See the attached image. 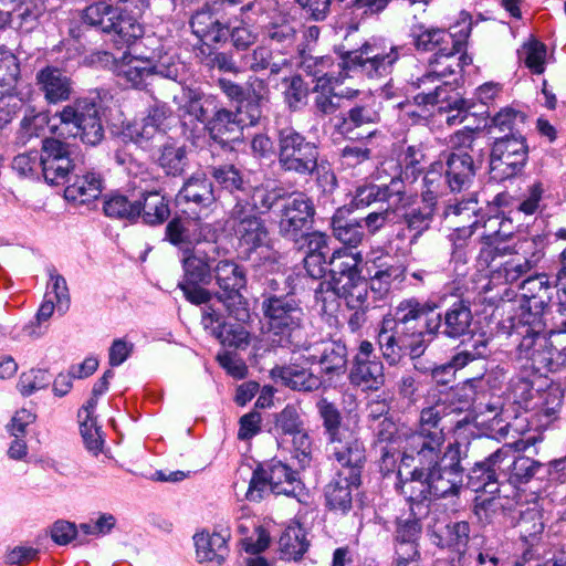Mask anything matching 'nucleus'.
<instances>
[{
  "label": "nucleus",
  "mask_w": 566,
  "mask_h": 566,
  "mask_svg": "<svg viewBox=\"0 0 566 566\" xmlns=\"http://www.w3.org/2000/svg\"><path fill=\"white\" fill-rule=\"evenodd\" d=\"M242 72L250 70L260 72L269 67L272 52L266 46H258L252 51L240 52Z\"/></svg>",
  "instance_id": "052dcab7"
},
{
  "label": "nucleus",
  "mask_w": 566,
  "mask_h": 566,
  "mask_svg": "<svg viewBox=\"0 0 566 566\" xmlns=\"http://www.w3.org/2000/svg\"><path fill=\"white\" fill-rule=\"evenodd\" d=\"M305 428L301 409L294 405L285 406L274 416V432L279 436H291Z\"/></svg>",
  "instance_id": "4d7b16f0"
},
{
  "label": "nucleus",
  "mask_w": 566,
  "mask_h": 566,
  "mask_svg": "<svg viewBox=\"0 0 566 566\" xmlns=\"http://www.w3.org/2000/svg\"><path fill=\"white\" fill-rule=\"evenodd\" d=\"M279 547L283 559H301L310 547L305 530L300 524H290L280 536Z\"/></svg>",
  "instance_id": "c03bdc74"
},
{
  "label": "nucleus",
  "mask_w": 566,
  "mask_h": 566,
  "mask_svg": "<svg viewBox=\"0 0 566 566\" xmlns=\"http://www.w3.org/2000/svg\"><path fill=\"white\" fill-rule=\"evenodd\" d=\"M462 453L461 444L453 442L436 462L421 464L427 469L433 499L458 494L463 482Z\"/></svg>",
  "instance_id": "f8f14e48"
},
{
  "label": "nucleus",
  "mask_w": 566,
  "mask_h": 566,
  "mask_svg": "<svg viewBox=\"0 0 566 566\" xmlns=\"http://www.w3.org/2000/svg\"><path fill=\"white\" fill-rule=\"evenodd\" d=\"M206 128L210 137L220 144L237 139L242 130L234 112L219 106L207 122Z\"/></svg>",
  "instance_id": "e433bc0d"
},
{
  "label": "nucleus",
  "mask_w": 566,
  "mask_h": 566,
  "mask_svg": "<svg viewBox=\"0 0 566 566\" xmlns=\"http://www.w3.org/2000/svg\"><path fill=\"white\" fill-rule=\"evenodd\" d=\"M470 537V525L468 522H455L444 526L440 534H432V542L440 547L457 549L465 547Z\"/></svg>",
  "instance_id": "603ef678"
},
{
  "label": "nucleus",
  "mask_w": 566,
  "mask_h": 566,
  "mask_svg": "<svg viewBox=\"0 0 566 566\" xmlns=\"http://www.w3.org/2000/svg\"><path fill=\"white\" fill-rule=\"evenodd\" d=\"M279 163L285 171L312 175L317 168V146L293 127L279 130Z\"/></svg>",
  "instance_id": "9d476101"
},
{
  "label": "nucleus",
  "mask_w": 566,
  "mask_h": 566,
  "mask_svg": "<svg viewBox=\"0 0 566 566\" xmlns=\"http://www.w3.org/2000/svg\"><path fill=\"white\" fill-rule=\"evenodd\" d=\"M349 380L354 386L377 391L385 385L384 364L376 357L374 360H354Z\"/></svg>",
  "instance_id": "f704fd0d"
},
{
  "label": "nucleus",
  "mask_w": 566,
  "mask_h": 566,
  "mask_svg": "<svg viewBox=\"0 0 566 566\" xmlns=\"http://www.w3.org/2000/svg\"><path fill=\"white\" fill-rule=\"evenodd\" d=\"M380 122V114L376 108V102L373 97L366 96L352 106L346 115L340 118L337 130L350 138H359L360 129H369Z\"/></svg>",
  "instance_id": "4be33fe9"
},
{
  "label": "nucleus",
  "mask_w": 566,
  "mask_h": 566,
  "mask_svg": "<svg viewBox=\"0 0 566 566\" xmlns=\"http://www.w3.org/2000/svg\"><path fill=\"white\" fill-rule=\"evenodd\" d=\"M157 160L166 175L180 176L188 164L186 148L176 143H166L161 146Z\"/></svg>",
  "instance_id": "864d4df0"
},
{
  "label": "nucleus",
  "mask_w": 566,
  "mask_h": 566,
  "mask_svg": "<svg viewBox=\"0 0 566 566\" xmlns=\"http://www.w3.org/2000/svg\"><path fill=\"white\" fill-rule=\"evenodd\" d=\"M184 282L209 285L213 281L216 258L201 249L186 250L182 256Z\"/></svg>",
  "instance_id": "7c9ffc66"
},
{
  "label": "nucleus",
  "mask_w": 566,
  "mask_h": 566,
  "mask_svg": "<svg viewBox=\"0 0 566 566\" xmlns=\"http://www.w3.org/2000/svg\"><path fill=\"white\" fill-rule=\"evenodd\" d=\"M363 259L359 253L349 249H339L333 252L329 259L333 287L343 283V280L355 279L361 275L359 265Z\"/></svg>",
  "instance_id": "4c0bfd02"
},
{
  "label": "nucleus",
  "mask_w": 566,
  "mask_h": 566,
  "mask_svg": "<svg viewBox=\"0 0 566 566\" xmlns=\"http://www.w3.org/2000/svg\"><path fill=\"white\" fill-rule=\"evenodd\" d=\"M297 361V359H295ZM273 378L284 386L298 391H313L319 388L322 381L318 376L305 366L292 363L286 366H276L271 370Z\"/></svg>",
  "instance_id": "473e14b6"
},
{
  "label": "nucleus",
  "mask_w": 566,
  "mask_h": 566,
  "mask_svg": "<svg viewBox=\"0 0 566 566\" xmlns=\"http://www.w3.org/2000/svg\"><path fill=\"white\" fill-rule=\"evenodd\" d=\"M39 91L49 104L69 101L74 94V82L65 71L56 66H45L35 76Z\"/></svg>",
  "instance_id": "5701e85b"
},
{
  "label": "nucleus",
  "mask_w": 566,
  "mask_h": 566,
  "mask_svg": "<svg viewBox=\"0 0 566 566\" xmlns=\"http://www.w3.org/2000/svg\"><path fill=\"white\" fill-rule=\"evenodd\" d=\"M230 220L241 247L255 250L269 245L268 228L249 205L238 202L231 211Z\"/></svg>",
  "instance_id": "dca6fc26"
},
{
  "label": "nucleus",
  "mask_w": 566,
  "mask_h": 566,
  "mask_svg": "<svg viewBox=\"0 0 566 566\" xmlns=\"http://www.w3.org/2000/svg\"><path fill=\"white\" fill-rule=\"evenodd\" d=\"M116 74L134 87L146 85L153 74V62L148 57L124 56L116 64Z\"/></svg>",
  "instance_id": "37998d69"
},
{
  "label": "nucleus",
  "mask_w": 566,
  "mask_h": 566,
  "mask_svg": "<svg viewBox=\"0 0 566 566\" xmlns=\"http://www.w3.org/2000/svg\"><path fill=\"white\" fill-rule=\"evenodd\" d=\"M217 106L216 97L191 93L185 104L179 107V115L185 124H187L186 119L188 117L190 123H203L207 127V122L211 118Z\"/></svg>",
  "instance_id": "49530a36"
},
{
  "label": "nucleus",
  "mask_w": 566,
  "mask_h": 566,
  "mask_svg": "<svg viewBox=\"0 0 566 566\" xmlns=\"http://www.w3.org/2000/svg\"><path fill=\"white\" fill-rule=\"evenodd\" d=\"M421 88L423 91L413 96L415 104L419 106L441 104L439 109L449 113L446 119L449 125L460 124L465 120L469 107L464 99L454 97L447 101V97L442 96L446 91L443 85L428 84Z\"/></svg>",
  "instance_id": "393cba45"
},
{
  "label": "nucleus",
  "mask_w": 566,
  "mask_h": 566,
  "mask_svg": "<svg viewBox=\"0 0 566 566\" xmlns=\"http://www.w3.org/2000/svg\"><path fill=\"white\" fill-rule=\"evenodd\" d=\"M449 42H452V36L448 32L440 29L426 30L415 38V45L419 50L433 51L436 50L434 60L430 61V70L411 85L416 88H421L428 84H436L442 77H446L455 72L453 63V49L449 48Z\"/></svg>",
  "instance_id": "9b49d317"
},
{
  "label": "nucleus",
  "mask_w": 566,
  "mask_h": 566,
  "mask_svg": "<svg viewBox=\"0 0 566 566\" xmlns=\"http://www.w3.org/2000/svg\"><path fill=\"white\" fill-rule=\"evenodd\" d=\"M446 158V180L452 191H462L468 189L478 170L472 154L447 153Z\"/></svg>",
  "instance_id": "cd10ccee"
},
{
  "label": "nucleus",
  "mask_w": 566,
  "mask_h": 566,
  "mask_svg": "<svg viewBox=\"0 0 566 566\" xmlns=\"http://www.w3.org/2000/svg\"><path fill=\"white\" fill-rule=\"evenodd\" d=\"M359 473L356 471H339L325 488L327 505L343 513L352 507V491L359 484Z\"/></svg>",
  "instance_id": "c85d7f7f"
},
{
  "label": "nucleus",
  "mask_w": 566,
  "mask_h": 566,
  "mask_svg": "<svg viewBox=\"0 0 566 566\" xmlns=\"http://www.w3.org/2000/svg\"><path fill=\"white\" fill-rule=\"evenodd\" d=\"M531 304L521 305L511 318V328L516 336H521L515 349L518 361H525L526 366L535 371H541V364L545 359L548 338L543 334L544 323L538 312L531 311Z\"/></svg>",
  "instance_id": "423d86ee"
},
{
  "label": "nucleus",
  "mask_w": 566,
  "mask_h": 566,
  "mask_svg": "<svg viewBox=\"0 0 566 566\" xmlns=\"http://www.w3.org/2000/svg\"><path fill=\"white\" fill-rule=\"evenodd\" d=\"M316 407L323 420L332 455L346 473L349 471L359 473V469L365 462V447L355 430L343 422L337 407L326 398H321Z\"/></svg>",
  "instance_id": "20e7f679"
},
{
  "label": "nucleus",
  "mask_w": 566,
  "mask_h": 566,
  "mask_svg": "<svg viewBox=\"0 0 566 566\" xmlns=\"http://www.w3.org/2000/svg\"><path fill=\"white\" fill-rule=\"evenodd\" d=\"M140 214L139 217L147 224L164 223L169 214L170 209L166 198L158 191H144L142 193Z\"/></svg>",
  "instance_id": "8fccbe9b"
},
{
  "label": "nucleus",
  "mask_w": 566,
  "mask_h": 566,
  "mask_svg": "<svg viewBox=\"0 0 566 566\" xmlns=\"http://www.w3.org/2000/svg\"><path fill=\"white\" fill-rule=\"evenodd\" d=\"M473 321L472 312L464 302L454 303L441 317L442 333L451 338L460 337L470 331Z\"/></svg>",
  "instance_id": "de8ad7c7"
},
{
  "label": "nucleus",
  "mask_w": 566,
  "mask_h": 566,
  "mask_svg": "<svg viewBox=\"0 0 566 566\" xmlns=\"http://www.w3.org/2000/svg\"><path fill=\"white\" fill-rule=\"evenodd\" d=\"M493 453L482 462L475 463L469 473V484L473 491L494 493L502 479L496 464L493 463Z\"/></svg>",
  "instance_id": "09e8293b"
},
{
  "label": "nucleus",
  "mask_w": 566,
  "mask_h": 566,
  "mask_svg": "<svg viewBox=\"0 0 566 566\" xmlns=\"http://www.w3.org/2000/svg\"><path fill=\"white\" fill-rule=\"evenodd\" d=\"M103 210L107 217L134 220L140 214V202L126 196L114 193L105 199Z\"/></svg>",
  "instance_id": "5fc2aeb1"
},
{
  "label": "nucleus",
  "mask_w": 566,
  "mask_h": 566,
  "mask_svg": "<svg viewBox=\"0 0 566 566\" xmlns=\"http://www.w3.org/2000/svg\"><path fill=\"white\" fill-rule=\"evenodd\" d=\"M564 334L552 332L548 339V345L545 352V359L541 364V370L558 371L566 367V339Z\"/></svg>",
  "instance_id": "6e6d98bb"
},
{
  "label": "nucleus",
  "mask_w": 566,
  "mask_h": 566,
  "mask_svg": "<svg viewBox=\"0 0 566 566\" xmlns=\"http://www.w3.org/2000/svg\"><path fill=\"white\" fill-rule=\"evenodd\" d=\"M213 280L227 298H241L239 292L247 285L244 269L229 259L216 260L213 266Z\"/></svg>",
  "instance_id": "c756f323"
},
{
  "label": "nucleus",
  "mask_w": 566,
  "mask_h": 566,
  "mask_svg": "<svg viewBox=\"0 0 566 566\" xmlns=\"http://www.w3.org/2000/svg\"><path fill=\"white\" fill-rule=\"evenodd\" d=\"M524 297L533 301L535 308H544L552 302L553 286L546 274H537L525 279L521 284Z\"/></svg>",
  "instance_id": "3c124183"
},
{
  "label": "nucleus",
  "mask_w": 566,
  "mask_h": 566,
  "mask_svg": "<svg viewBox=\"0 0 566 566\" xmlns=\"http://www.w3.org/2000/svg\"><path fill=\"white\" fill-rule=\"evenodd\" d=\"M315 214L312 200L304 193H294L284 199L277 221L279 233L287 240L298 241L310 229Z\"/></svg>",
  "instance_id": "4468645a"
},
{
  "label": "nucleus",
  "mask_w": 566,
  "mask_h": 566,
  "mask_svg": "<svg viewBox=\"0 0 566 566\" xmlns=\"http://www.w3.org/2000/svg\"><path fill=\"white\" fill-rule=\"evenodd\" d=\"M50 130L59 136H78L88 145L98 144L104 128L97 103L87 97L76 98L56 112L49 120Z\"/></svg>",
  "instance_id": "39448f33"
},
{
  "label": "nucleus",
  "mask_w": 566,
  "mask_h": 566,
  "mask_svg": "<svg viewBox=\"0 0 566 566\" xmlns=\"http://www.w3.org/2000/svg\"><path fill=\"white\" fill-rule=\"evenodd\" d=\"M526 115L513 108H503L493 117V125L500 130H509L512 134H521L525 125Z\"/></svg>",
  "instance_id": "e2e57ef3"
},
{
  "label": "nucleus",
  "mask_w": 566,
  "mask_h": 566,
  "mask_svg": "<svg viewBox=\"0 0 566 566\" xmlns=\"http://www.w3.org/2000/svg\"><path fill=\"white\" fill-rule=\"evenodd\" d=\"M421 468H415L411 472V476L400 483V493L411 503V505L416 504L419 506L424 501H431L433 499L432 490L430 486L428 473L426 467L420 465ZM412 513L420 514L421 512H416L415 507L411 506Z\"/></svg>",
  "instance_id": "58836bf2"
},
{
  "label": "nucleus",
  "mask_w": 566,
  "mask_h": 566,
  "mask_svg": "<svg viewBox=\"0 0 566 566\" xmlns=\"http://www.w3.org/2000/svg\"><path fill=\"white\" fill-rule=\"evenodd\" d=\"M415 199L413 195L406 191L405 185L402 184L399 189V195L396 197V222H402L405 227L413 233V239H418L430 229L436 208L426 203L415 207Z\"/></svg>",
  "instance_id": "6ab92c4d"
},
{
  "label": "nucleus",
  "mask_w": 566,
  "mask_h": 566,
  "mask_svg": "<svg viewBox=\"0 0 566 566\" xmlns=\"http://www.w3.org/2000/svg\"><path fill=\"white\" fill-rule=\"evenodd\" d=\"M396 199L387 202V207L380 211H373L360 220L371 234L379 231L389 222H396Z\"/></svg>",
  "instance_id": "338daca9"
},
{
  "label": "nucleus",
  "mask_w": 566,
  "mask_h": 566,
  "mask_svg": "<svg viewBox=\"0 0 566 566\" xmlns=\"http://www.w3.org/2000/svg\"><path fill=\"white\" fill-rule=\"evenodd\" d=\"M446 416V405L437 402L420 411L417 430L406 429L398 433L402 464L409 465V461H418L419 464L430 465L436 462L446 440L442 426Z\"/></svg>",
  "instance_id": "7ed1b4c3"
},
{
  "label": "nucleus",
  "mask_w": 566,
  "mask_h": 566,
  "mask_svg": "<svg viewBox=\"0 0 566 566\" xmlns=\"http://www.w3.org/2000/svg\"><path fill=\"white\" fill-rule=\"evenodd\" d=\"M184 216L174 218L166 227L167 240L179 248L189 247L216 238V230L201 222L202 216L192 208H185Z\"/></svg>",
  "instance_id": "2eb2a0df"
},
{
  "label": "nucleus",
  "mask_w": 566,
  "mask_h": 566,
  "mask_svg": "<svg viewBox=\"0 0 566 566\" xmlns=\"http://www.w3.org/2000/svg\"><path fill=\"white\" fill-rule=\"evenodd\" d=\"M377 343L384 359L390 366H395L405 356L411 359L421 357L430 344V338L428 333L409 332L395 324L391 317H384L378 329Z\"/></svg>",
  "instance_id": "6e6552de"
},
{
  "label": "nucleus",
  "mask_w": 566,
  "mask_h": 566,
  "mask_svg": "<svg viewBox=\"0 0 566 566\" xmlns=\"http://www.w3.org/2000/svg\"><path fill=\"white\" fill-rule=\"evenodd\" d=\"M298 473L279 460L259 465L252 473L245 497L258 502L269 489L274 494L295 496L301 490Z\"/></svg>",
  "instance_id": "1a4fd4ad"
},
{
  "label": "nucleus",
  "mask_w": 566,
  "mask_h": 566,
  "mask_svg": "<svg viewBox=\"0 0 566 566\" xmlns=\"http://www.w3.org/2000/svg\"><path fill=\"white\" fill-rule=\"evenodd\" d=\"M269 101V87L263 80L249 83L247 98L237 104L234 114L241 129L256 126L263 118V107Z\"/></svg>",
  "instance_id": "b1692460"
},
{
  "label": "nucleus",
  "mask_w": 566,
  "mask_h": 566,
  "mask_svg": "<svg viewBox=\"0 0 566 566\" xmlns=\"http://www.w3.org/2000/svg\"><path fill=\"white\" fill-rule=\"evenodd\" d=\"M179 205H188L197 213L207 216L208 208L216 201L211 181L201 174L191 176L177 195Z\"/></svg>",
  "instance_id": "bb28decb"
},
{
  "label": "nucleus",
  "mask_w": 566,
  "mask_h": 566,
  "mask_svg": "<svg viewBox=\"0 0 566 566\" xmlns=\"http://www.w3.org/2000/svg\"><path fill=\"white\" fill-rule=\"evenodd\" d=\"M492 461L496 464L502 479L515 486L527 483L542 468L539 462L518 454L511 446H503L496 450Z\"/></svg>",
  "instance_id": "a211bd4d"
},
{
  "label": "nucleus",
  "mask_w": 566,
  "mask_h": 566,
  "mask_svg": "<svg viewBox=\"0 0 566 566\" xmlns=\"http://www.w3.org/2000/svg\"><path fill=\"white\" fill-rule=\"evenodd\" d=\"M49 382L50 377L45 370L32 369L21 374L18 382V389L21 395L30 396L35 391L45 388Z\"/></svg>",
  "instance_id": "774afa93"
},
{
  "label": "nucleus",
  "mask_w": 566,
  "mask_h": 566,
  "mask_svg": "<svg viewBox=\"0 0 566 566\" xmlns=\"http://www.w3.org/2000/svg\"><path fill=\"white\" fill-rule=\"evenodd\" d=\"M212 177L219 182L224 189L230 192L244 190L245 181L240 174L239 169H237L232 165H227L222 167H213L211 171Z\"/></svg>",
  "instance_id": "680f3d73"
},
{
  "label": "nucleus",
  "mask_w": 566,
  "mask_h": 566,
  "mask_svg": "<svg viewBox=\"0 0 566 566\" xmlns=\"http://www.w3.org/2000/svg\"><path fill=\"white\" fill-rule=\"evenodd\" d=\"M398 59V46H388L377 41L366 42L358 50L344 53L337 64L331 57H319L314 72L316 87L322 90L314 98L316 112L321 115H332L340 107L338 96L332 90L334 84L342 82L347 71L359 72L369 78H380L392 72Z\"/></svg>",
  "instance_id": "f257e3e1"
},
{
  "label": "nucleus",
  "mask_w": 566,
  "mask_h": 566,
  "mask_svg": "<svg viewBox=\"0 0 566 566\" xmlns=\"http://www.w3.org/2000/svg\"><path fill=\"white\" fill-rule=\"evenodd\" d=\"M82 20L104 33L112 35L117 48L129 46L144 34V29L135 18L106 2H95L86 7Z\"/></svg>",
  "instance_id": "0eeeda50"
},
{
  "label": "nucleus",
  "mask_w": 566,
  "mask_h": 566,
  "mask_svg": "<svg viewBox=\"0 0 566 566\" xmlns=\"http://www.w3.org/2000/svg\"><path fill=\"white\" fill-rule=\"evenodd\" d=\"M230 538V528L224 525H218L212 533H197L193 539L198 562L210 566L222 565L229 555L228 541Z\"/></svg>",
  "instance_id": "412c9836"
},
{
  "label": "nucleus",
  "mask_w": 566,
  "mask_h": 566,
  "mask_svg": "<svg viewBox=\"0 0 566 566\" xmlns=\"http://www.w3.org/2000/svg\"><path fill=\"white\" fill-rule=\"evenodd\" d=\"M436 305L429 303H420L417 298H407L401 301L395 308L391 317L395 324L406 328L409 332L428 333L430 342L433 339L441 325V316L438 315L434 319H430L422 325L420 319L423 315L433 311Z\"/></svg>",
  "instance_id": "aec40b11"
},
{
  "label": "nucleus",
  "mask_w": 566,
  "mask_h": 566,
  "mask_svg": "<svg viewBox=\"0 0 566 566\" xmlns=\"http://www.w3.org/2000/svg\"><path fill=\"white\" fill-rule=\"evenodd\" d=\"M261 308L269 338L273 344L290 348L293 353L311 349L305 328V313L295 297L266 295Z\"/></svg>",
  "instance_id": "f03ea898"
},
{
  "label": "nucleus",
  "mask_w": 566,
  "mask_h": 566,
  "mask_svg": "<svg viewBox=\"0 0 566 566\" xmlns=\"http://www.w3.org/2000/svg\"><path fill=\"white\" fill-rule=\"evenodd\" d=\"M424 155L418 146H408L399 157L401 174L408 178H416L422 171Z\"/></svg>",
  "instance_id": "0e129e2a"
},
{
  "label": "nucleus",
  "mask_w": 566,
  "mask_h": 566,
  "mask_svg": "<svg viewBox=\"0 0 566 566\" xmlns=\"http://www.w3.org/2000/svg\"><path fill=\"white\" fill-rule=\"evenodd\" d=\"M264 33L273 42L291 45L296 36V28L287 18L280 17L265 27Z\"/></svg>",
  "instance_id": "bf43d9fd"
},
{
  "label": "nucleus",
  "mask_w": 566,
  "mask_h": 566,
  "mask_svg": "<svg viewBox=\"0 0 566 566\" xmlns=\"http://www.w3.org/2000/svg\"><path fill=\"white\" fill-rule=\"evenodd\" d=\"M528 147L522 134L506 135L494 142L490 167L493 177L504 180L517 175L527 160Z\"/></svg>",
  "instance_id": "ddd939ff"
},
{
  "label": "nucleus",
  "mask_w": 566,
  "mask_h": 566,
  "mask_svg": "<svg viewBox=\"0 0 566 566\" xmlns=\"http://www.w3.org/2000/svg\"><path fill=\"white\" fill-rule=\"evenodd\" d=\"M310 350H302L301 357L306 365L318 363L326 374L344 373L347 363V349L344 344L326 342L319 345H312L308 342Z\"/></svg>",
  "instance_id": "a878e982"
},
{
  "label": "nucleus",
  "mask_w": 566,
  "mask_h": 566,
  "mask_svg": "<svg viewBox=\"0 0 566 566\" xmlns=\"http://www.w3.org/2000/svg\"><path fill=\"white\" fill-rule=\"evenodd\" d=\"M0 8L14 13L19 25L25 31L33 30L45 12L43 0H0Z\"/></svg>",
  "instance_id": "a19ab883"
},
{
  "label": "nucleus",
  "mask_w": 566,
  "mask_h": 566,
  "mask_svg": "<svg viewBox=\"0 0 566 566\" xmlns=\"http://www.w3.org/2000/svg\"><path fill=\"white\" fill-rule=\"evenodd\" d=\"M405 280L406 268L402 264L381 265L368 281L373 301L387 298L394 290L401 287Z\"/></svg>",
  "instance_id": "2f4dec72"
},
{
  "label": "nucleus",
  "mask_w": 566,
  "mask_h": 566,
  "mask_svg": "<svg viewBox=\"0 0 566 566\" xmlns=\"http://www.w3.org/2000/svg\"><path fill=\"white\" fill-rule=\"evenodd\" d=\"M333 233L337 240L350 247H357L364 238L363 224L360 221H347L339 216L332 219Z\"/></svg>",
  "instance_id": "13d9d810"
},
{
  "label": "nucleus",
  "mask_w": 566,
  "mask_h": 566,
  "mask_svg": "<svg viewBox=\"0 0 566 566\" xmlns=\"http://www.w3.org/2000/svg\"><path fill=\"white\" fill-rule=\"evenodd\" d=\"M102 191L101 177L91 171L76 174L73 182L66 186L64 197L69 201L86 203L96 199Z\"/></svg>",
  "instance_id": "ea45409f"
},
{
  "label": "nucleus",
  "mask_w": 566,
  "mask_h": 566,
  "mask_svg": "<svg viewBox=\"0 0 566 566\" xmlns=\"http://www.w3.org/2000/svg\"><path fill=\"white\" fill-rule=\"evenodd\" d=\"M538 259L539 256H536V253H533L532 258H527L516 251L506 261L496 265L493 271V279L513 284L527 274L535 266Z\"/></svg>",
  "instance_id": "a18cd8bd"
},
{
  "label": "nucleus",
  "mask_w": 566,
  "mask_h": 566,
  "mask_svg": "<svg viewBox=\"0 0 566 566\" xmlns=\"http://www.w3.org/2000/svg\"><path fill=\"white\" fill-rule=\"evenodd\" d=\"M153 74H158L167 78L176 80L179 75L181 64L175 54L169 52L153 54Z\"/></svg>",
  "instance_id": "69168bd1"
},
{
  "label": "nucleus",
  "mask_w": 566,
  "mask_h": 566,
  "mask_svg": "<svg viewBox=\"0 0 566 566\" xmlns=\"http://www.w3.org/2000/svg\"><path fill=\"white\" fill-rule=\"evenodd\" d=\"M402 182L400 178H392L390 184L385 186L375 184L359 186L355 190L352 203L356 209H363L374 202H389L399 195Z\"/></svg>",
  "instance_id": "c9c22d12"
},
{
  "label": "nucleus",
  "mask_w": 566,
  "mask_h": 566,
  "mask_svg": "<svg viewBox=\"0 0 566 566\" xmlns=\"http://www.w3.org/2000/svg\"><path fill=\"white\" fill-rule=\"evenodd\" d=\"M190 27L193 34L207 44L219 43L228 35L227 28L209 10L197 11Z\"/></svg>",
  "instance_id": "79ce46f5"
},
{
  "label": "nucleus",
  "mask_w": 566,
  "mask_h": 566,
  "mask_svg": "<svg viewBox=\"0 0 566 566\" xmlns=\"http://www.w3.org/2000/svg\"><path fill=\"white\" fill-rule=\"evenodd\" d=\"M333 290L352 310L365 311L370 306H375L376 302L371 298L370 284L361 275L346 281L343 280V283L334 286Z\"/></svg>",
  "instance_id": "72a5a7b5"
},
{
  "label": "nucleus",
  "mask_w": 566,
  "mask_h": 566,
  "mask_svg": "<svg viewBox=\"0 0 566 566\" xmlns=\"http://www.w3.org/2000/svg\"><path fill=\"white\" fill-rule=\"evenodd\" d=\"M40 163L43 177L50 185L70 181L69 175L76 170V165L71 158L70 146L54 138L43 140Z\"/></svg>",
  "instance_id": "f3484780"
}]
</instances>
